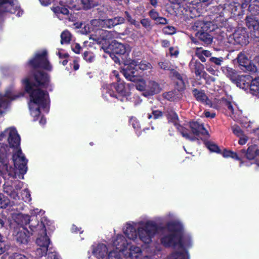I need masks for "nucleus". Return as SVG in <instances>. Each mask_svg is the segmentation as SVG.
<instances>
[{
	"instance_id": "3c124183",
	"label": "nucleus",
	"mask_w": 259,
	"mask_h": 259,
	"mask_svg": "<svg viewBox=\"0 0 259 259\" xmlns=\"http://www.w3.org/2000/svg\"><path fill=\"white\" fill-rule=\"evenodd\" d=\"M22 199L26 202H29L31 201L30 194L27 189H25L22 191Z\"/></svg>"
},
{
	"instance_id": "f704fd0d",
	"label": "nucleus",
	"mask_w": 259,
	"mask_h": 259,
	"mask_svg": "<svg viewBox=\"0 0 259 259\" xmlns=\"http://www.w3.org/2000/svg\"><path fill=\"white\" fill-rule=\"evenodd\" d=\"M113 91L112 90V84H107L103 87V97L107 100H109L113 97Z\"/></svg>"
},
{
	"instance_id": "9d476101",
	"label": "nucleus",
	"mask_w": 259,
	"mask_h": 259,
	"mask_svg": "<svg viewBox=\"0 0 259 259\" xmlns=\"http://www.w3.org/2000/svg\"><path fill=\"white\" fill-rule=\"evenodd\" d=\"M29 64L35 69L41 68L47 71L52 70V66L48 61L47 53L45 50L36 52L34 58L29 60Z\"/></svg>"
},
{
	"instance_id": "cd10ccee",
	"label": "nucleus",
	"mask_w": 259,
	"mask_h": 259,
	"mask_svg": "<svg viewBox=\"0 0 259 259\" xmlns=\"http://www.w3.org/2000/svg\"><path fill=\"white\" fill-rule=\"evenodd\" d=\"M66 2H60L59 4L53 7L52 10L54 13L57 15V16L60 19H62L63 18L61 15H67L69 13L68 10L65 7L64 4H66Z\"/></svg>"
},
{
	"instance_id": "37998d69",
	"label": "nucleus",
	"mask_w": 259,
	"mask_h": 259,
	"mask_svg": "<svg viewBox=\"0 0 259 259\" xmlns=\"http://www.w3.org/2000/svg\"><path fill=\"white\" fill-rule=\"evenodd\" d=\"M172 259H188V256H186V253L179 251H175L171 253Z\"/></svg>"
},
{
	"instance_id": "dca6fc26",
	"label": "nucleus",
	"mask_w": 259,
	"mask_h": 259,
	"mask_svg": "<svg viewBox=\"0 0 259 259\" xmlns=\"http://www.w3.org/2000/svg\"><path fill=\"white\" fill-rule=\"evenodd\" d=\"M246 26L251 32V35L259 41V20L256 16L247 15L245 19Z\"/></svg>"
},
{
	"instance_id": "13d9d810",
	"label": "nucleus",
	"mask_w": 259,
	"mask_h": 259,
	"mask_svg": "<svg viewBox=\"0 0 259 259\" xmlns=\"http://www.w3.org/2000/svg\"><path fill=\"white\" fill-rule=\"evenodd\" d=\"M80 1L85 9H89L94 6L93 0H80Z\"/></svg>"
},
{
	"instance_id": "8fccbe9b",
	"label": "nucleus",
	"mask_w": 259,
	"mask_h": 259,
	"mask_svg": "<svg viewBox=\"0 0 259 259\" xmlns=\"http://www.w3.org/2000/svg\"><path fill=\"white\" fill-rule=\"evenodd\" d=\"M83 57L84 60L89 62H92L93 61L95 56L91 52H85L83 53Z\"/></svg>"
},
{
	"instance_id": "1a4fd4ad",
	"label": "nucleus",
	"mask_w": 259,
	"mask_h": 259,
	"mask_svg": "<svg viewBox=\"0 0 259 259\" xmlns=\"http://www.w3.org/2000/svg\"><path fill=\"white\" fill-rule=\"evenodd\" d=\"M99 33L101 35V38H94L97 43L101 45V48L106 54L103 55V57L107 58L108 55L112 59H113V40L110 36V33L103 30H100Z\"/></svg>"
},
{
	"instance_id": "c9c22d12",
	"label": "nucleus",
	"mask_w": 259,
	"mask_h": 259,
	"mask_svg": "<svg viewBox=\"0 0 259 259\" xmlns=\"http://www.w3.org/2000/svg\"><path fill=\"white\" fill-rule=\"evenodd\" d=\"M126 49L124 45L114 40V55H124Z\"/></svg>"
},
{
	"instance_id": "c756f323",
	"label": "nucleus",
	"mask_w": 259,
	"mask_h": 259,
	"mask_svg": "<svg viewBox=\"0 0 259 259\" xmlns=\"http://www.w3.org/2000/svg\"><path fill=\"white\" fill-rule=\"evenodd\" d=\"M134 62H136V65H133V66H134L133 68H134L139 72V70H141V71H143L145 70L150 69L152 68L151 64L149 62L145 60H142L140 62H139L138 60H133L127 65H130L132 63H134Z\"/></svg>"
},
{
	"instance_id": "de8ad7c7",
	"label": "nucleus",
	"mask_w": 259,
	"mask_h": 259,
	"mask_svg": "<svg viewBox=\"0 0 259 259\" xmlns=\"http://www.w3.org/2000/svg\"><path fill=\"white\" fill-rule=\"evenodd\" d=\"M162 112L158 110H153L151 114H148V118L151 119L153 116L154 119H158L162 116Z\"/></svg>"
},
{
	"instance_id": "338daca9",
	"label": "nucleus",
	"mask_w": 259,
	"mask_h": 259,
	"mask_svg": "<svg viewBox=\"0 0 259 259\" xmlns=\"http://www.w3.org/2000/svg\"><path fill=\"white\" fill-rule=\"evenodd\" d=\"M130 122L132 124V125L134 128H138V122L137 121L136 118L132 117L130 119Z\"/></svg>"
},
{
	"instance_id": "b1692460",
	"label": "nucleus",
	"mask_w": 259,
	"mask_h": 259,
	"mask_svg": "<svg viewBox=\"0 0 259 259\" xmlns=\"http://www.w3.org/2000/svg\"><path fill=\"white\" fill-rule=\"evenodd\" d=\"M189 67L191 71L194 72L196 76L204 77V75L207 74L204 70V65L198 61H191L189 63Z\"/></svg>"
},
{
	"instance_id": "0eeeda50",
	"label": "nucleus",
	"mask_w": 259,
	"mask_h": 259,
	"mask_svg": "<svg viewBox=\"0 0 259 259\" xmlns=\"http://www.w3.org/2000/svg\"><path fill=\"white\" fill-rule=\"evenodd\" d=\"M157 231V225L154 222L148 221L143 227L138 228V236L145 244H149Z\"/></svg>"
},
{
	"instance_id": "0e129e2a",
	"label": "nucleus",
	"mask_w": 259,
	"mask_h": 259,
	"mask_svg": "<svg viewBox=\"0 0 259 259\" xmlns=\"http://www.w3.org/2000/svg\"><path fill=\"white\" fill-rule=\"evenodd\" d=\"M125 19L122 17H114V26L124 23Z\"/></svg>"
},
{
	"instance_id": "69168bd1",
	"label": "nucleus",
	"mask_w": 259,
	"mask_h": 259,
	"mask_svg": "<svg viewBox=\"0 0 259 259\" xmlns=\"http://www.w3.org/2000/svg\"><path fill=\"white\" fill-rule=\"evenodd\" d=\"M72 51L75 52L76 54H79L80 50H81V47L78 44H75L72 45Z\"/></svg>"
},
{
	"instance_id": "58836bf2",
	"label": "nucleus",
	"mask_w": 259,
	"mask_h": 259,
	"mask_svg": "<svg viewBox=\"0 0 259 259\" xmlns=\"http://www.w3.org/2000/svg\"><path fill=\"white\" fill-rule=\"evenodd\" d=\"M61 44H67L70 42L71 38V35L68 30L63 31L61 34Z\"/></svg>"
},
{
	"instance_id": "aec40b11",
	"label": "nucleus",
	"mask_w": 259,
	"mask_h": 259,
	"mask_svg": "<svg viewBox=\"0 0 259 259\" xmlns=\"http://www.w3.org/2000/svg\"><path fill=\"white\" fill-rule=\"evenodd\" d=\"M193 96L198 102L208 106L212 105L211 101L207 96L204 90L193 89L192 91Z\"/></svg>"
},
{
	"instance_id": "774afa93",
	"label": "nucleus",
	"mask_w": 259,
	"mask_h": 259,
	"mask_svg": "<svg viewBox=\"0 0 259 259\" xmlns=\"http://www.w3.org/2000/svg\"><path fill=\"white\" fill-rule=\"evenodd\" d=\"M12 257L14 259H28L25 255L17 253L13 254Z\"/></svg>"
},
{
	"instance_id": "5fc2aeb1",
	"label": "nucleus",
	"mask_w": 259,
	"mask_h": 259,
	"mask_svg": "<svg viewBox=\"0 0 259 259\" xmlns=\"http://www.w3.org/2000/svg\"><path fill=\"white\" fill-rule=\"evenodd\" d=\"M10 204V201L9 199L3 195V198H2V199H1L0 201V207L6 208L7 206L9 205Z\"/></svg>"
},
{
	"instance_id": "f257e3e1",
	"label": "nucleus",
	"mask_w": 259,
	"mask_h": 259,
	"mask_svg": "<svg viewBox=\"0 0 259 259\" xmlns=\"http://www.w3.org/2000/svg\"><path fill=\"white\" fill-rule=\"evenodd\" d=\"M34 79L36 81L35 83H33L31 79L28 77L23 80V83L26 92L29 95L30 114L34 120H36L40 115L41 109L47 113L49 111V95L41 88L47 87L49 79L48 74L42 71L35 74Z\"/></svg>"
},
{
	"instance_id": "412c9836",
	"label": "nucleus",
	"mask_w": 259,
	"mask_h": 259,
	"mask_svg": "<svg viewBox=\"0 0 259 259\" xmlns=\"http://www.w3.org/2000/svg\"><path fill=\"white\" fill-rule=\"evenodd\" d=\"M178 246L183 250V252L186 253V256H188L187 249L192 246V241L190 236L184 235V232L181 234Z\"/></svg>"
},
{
	"instance_id": "864d4df0",
	"label": "nucleus",
	"mask_w": 259,
	"mask_h": 259,
	"mask_svg": "<svg viewBox=\"0 0 259 259\" xmlns=\"http://www.w3.org/2000/svg\"><path fill=\"white\" fill-rule=\"evenodd\" d=\"M164 33L166 34H173L176 32V28L172 26H167L162 29Z\"/></svg>"
},
{
	"instance_id": "2f4dec72",
	"label": "nucleus",
	"mask_w": 259,
	"mask_h": 259,
	"mask_svg": "<svg viewBox=\"0 0 259 259\" xmlns=\"http://www.w3.org/2000/svg\"><path fill=\"white\" fill-rule=\"evenodd\" d=\"M247 15L256 16L259 15V0L251 2L248 7Z\"/></svg>"
},
{
	"instance_id": "39448f33",
	"label": "nucleus",
	"mask_w": 259,
	"mask_h": 259,
	"mask_svg": "<svg viewBox=\"0 0 259 259\" xmlns=\"http://www.w3.org/2000/svg\"><path fill=\"white\" fill-rule=\"evenodd\" d=\"M134 64L136 65V62H134L130 65H126L121 72L127 80L136 82L135 87L138 90L145 92L146 82L142 78L141 72L133 68L134 66L133 65Z\"/></svg>"
},
{
	"instance_id": "4468645a",
	"label": "nucleus",
	"mask_w": 259,
	"mask_h": 259,
	"mask_svg": "<svg viewBox=\"0 0 259 259\" xmlns=\"http://www.w3.org/2000/svg\"><path fill=\"white\" fill-rule=\"evenodd\" d=\"M10 12L16 13V15L20 16L23 12L20 10L17 2L14 0H0V13Z\"/></svg>"
},
{
	"instance_id": "f3484780",
	"label": "nucleus",
	"mask_w": 259,
	"mask_h": 259,
	"mask_svg": "<svg viewBox=\"0 0 259 259\" xmlns=\"http://www.w3.org/2000/svg\"><path fill=\"white\" fill-rule=\"evenodd\" d=\"M114 76L117 81L116 85L114 86L117 92L116 94H114V98L121 102L126 101L128 92L125 88V83L119 80V75L115 70H114Z\"/></svg>"
},
{
	"instance_id": "e433bc0d",
	"label": "nucleus",
	"mask_w": 259,
	"mask_h": 259,
	"mask_svg": "<svg viewBox=\"0 0 259 259\" xmlns=\"http://www.w3.org/2000/svg\"><path fill=\"white\" fill-rule=\"evenodd\" d=\"M223 156L225 158H232L235 160L239 161V151L237 153L233 152L231 150H228L227 149H224L223 152Z\"/></svg>"
},
{
	"instance_id": "603ef678",
	"label": "nucleus",
	"mask_w": 259,
	"mask_h": 259,
	"mask_svg": "<svg viewBox=\"0 0 259 259\" xmlns=\"http://www.w3.org/2000/svg\"><path fill=\"white\" fill-rule=\"evenodd\" d=\"M163 96L165 99L170 101H174L176 99L175 93L172 91L164 93Z\"/></svg>"
},
{
	"instance_id": "a18cd8bd",
	"label": "nucleus",
	"mask_w": 259,
	"mask_h": 259,
	"mask_svg": "<svg viewBox=\"0 0 259 259\" xmlns=\"http://www.w3.org/2000/svg\"><path fill=\"white\" fill-rule=\"evenodd\" d=\"M210 63L213 64L215 66L213 67L215 68V66H220L223 62V58L222 57L217 58L212 57L209 60Z\"/></svg>"
},
{
	"instance_id": "79ce46f5",
	"label": "nucleus",
	"mask_w": 259,
	"mask_h": 259,
	"mask_svg": "<svg viewBox=\"0 0 259 259\" xmlns=\"http://www.w3.org/2000/svg\"><path fill=\"white\" fill-rule=\"evenodd\" d=\"M110 21H109L110 22ZM109 22V21H104L101 19H95L92 20L91 21V24L93 27H104L105 25V23Z\"/></svg>"
},
{
	"instance_id": "a211bd4d",
	"label": "nucleus",
	"mask_w": 259,
	"mask_h": 259,
	"mask_svg": "<svg viewBox=\"0 0 259 259\" xmlns=\"http://www.w3.org/2000/svg\"><path fill=\"white\" fill-rule=\"evenodd\" d=\"M240 68L243 71L255 72L256 68L244 54L240 53L237 58Z\"/></svg>"
},
{
	"instance_id": "052dcab7",
	"label": "nucleus",
	"mask_w": 259,
	"mask_h": 259,
	"mask_svg": "<svg viewBox=\"0 0 259 259\" xmlns=\"http://www.w3.org/2000/svg\"><path fill=\"white\" fill-rule=\"evenodd\" d=\"M48 259H60L58 253L55 251H49L48 255Z\"/></svg>"
},
{
	"instance_id": "6e6d98bb",
	"label": "nucleus",
	"mask_w": 259,
	"mask_h": 259,
	"mask_svg": "<svg viewBox=\"0 0 259 259\" xmlns=\"http://www.w3.org/2000/svg\"><path fill=\"white\" fill-rule=\"evenodd\" d=\"M150 17L154 21H155L160 16L159 13L154 9L151 10L148 13Z\"/></svg>"
},
{
	"instance_id": "7c9ffc66",
	"label": "nucleus",
	"mask_w": 259,
	"mask_h": 259,
	"mask_svg": "<svg viewBox=\"0 0 259 259\" xmlns=\"http://www.w3.org/2000/svg\"><path fill=\"white\" fill-rule=\"evenodd\" d=\"M221 69L223 73L231 80L234 81L237 80V72L235 69L228 66L222 67Z\"/></svg>"
},
{
	"instance_id": "ddd939ff",
	"label": "nucleus",
	"mask_w": 259,
	"mask_h": 259,
	"mask_svg": "<svg viewBox=\"0 0 259 259\" xmlns=\"http://www.w3.org/2000/svg\"><path fill=\"white\" fill-rule=\"evenodd\" d=\"M93 254L98 259H113V249L104 244L94 246Z\"/></svg>"
},
{
	"instance_id": "ea45409f",
	"label": "nucleus",
	"mask_w": 259,
	"mask_h": 259,
	"mask_svg": "<svg viewBox=\"0 0 259 259\" xmlns=\"http://www.w3.org/2000/svg\"><path fill=\"white\" fill-rule=\"evenodd\" d=\"M206 146L207 148L211 151L213 152H215L217 153L221 154L222 153L221 150L219 148V147L211 142H207L206 143Z\"/></svg>"
},
{
	"instance_id": "a878e982",
	"label": "nucleus",
	"mask_w": 259,
	"mask_h": 259,
	"mask_svg": "<svg viewBox=\"0 0 259 259\" xmlns=\"http://www.w3.org/2000/svg\"><path fill=\"white\" fill-rule=\"evenodd\" d=\"M0 171L5 179H6L7 175L9 176L10 178H12L13 179H15L16 178V171L15 168L7 163L2 164L0 165Z\"/></svg>"
},
{
	"instance_id": "680f3d73",
	"label": "nucleus",
	"mask_w": 259,
	"mask_h": 259,
	"mask_svg": "<svg viewBox=\"0 0 259 259\" xmlns=\"http://www.w3.org/2000/svg\"><path fill=\"white\" fill-rule=\"evenodd\" d=\"M225 106L227 108V109L231 111V114H234V108L233 107L232 103L229 101L226 100Z\"/></svg>"
},
{
	"instance_id": "49530a36",
	"label": "nucleus",
	"mask_w": 259,
	"mask_h": 259,
	"mask_svg": "<svg viewBox=\"0 0 259 259\" xmlns=\"http://www.w3.org/2000/svg\"><path fill=\"white\" fill-rule=\"evenodd\" d=\"M233 133L237 137H241L243 135V132L238 125H234L232 127Z\"/></svg>"
},
{
	"instance_id": "bb28decb",
	"label": "nucleus",
	"mask_w": 259,
	"mask_h": 259,
	"mask_svg": "<svg viewBox=\"0 0 259 259\" xmlns=\"http://www.w3.org/2000/svg\"><path fill=\"white\" fill-rule=\"evenodd\" d=\"M32 233H30L24 227H22L21 229H19V230L16 234V239L20 243H27L28 242L30 234H32Z\"/></svg>"
},
{
	"instance_id": "7ed1b4c3",
	"label": "nucleus",
	"mask_w": 259,
	"mask_h": 259,
	"mask_svg": "<svg viewBox=\"0 0 259 259\" xmlns=\"http://www.w3.org/2000/svg\"><path fill=\"white\" fill-rule=\"evenodd\" d=\"M8 136V142L11 147L14 148L15 152L13 155V160L15 167L19 169V172L25 174L27 169L26 166L27 160L19 149L20 138L14 128H9L6 130L1 136Z\"/></svg>"
},
{
	"instance_id": "393cba45",
	"label": "nucleus",
	"mask_w": 259,
	"mask_h": 259,
	"mask_svg": "<svg viewBox=\"0 0 259 259\" xmlns=\"http://www.w3.org/2000/svg\"><path fill=\"white\" fill-rule=\"evenodd\" d=\"M126 257L131 259H142V251L140 247L132 245L130 246L128 251L125 253Z\"/></svg>"
},
{
	"instance_id": "a19ab883",
	"label": "nucleus",
	"mask_w": 259,
	"mask_h": 259,
	"mask_svg": "<svg viewBox=\"0 0 259 259\" xmlns=\"http://www.w3.org/2000/svg\"><path fill=\"white\" fill-rule=\"evenodd\" d=\"M140 23L147 31H150L152 29L151 21L148 18H144L141 20Z\"/></svg>"
},
{
	"instance_id": "4be33fe9",
	"label": "nucleus",
	"mask_w": 259,
	"mask_h": 259,
	"mask_svg": "<svg viewBox=\"0 0 259 259\" xmlns=\"http://www.w3.org/2000/svg\"><path fill=\"white\" fill-rule=\"evenodd\" d=\"M160 91L159 84L155 81L150 80L146 84L145 92H143V95L145 97H149L158 94Z\"/></svg>"
},
{
	"instance_id": "5701e85b",
	"label": "nucleus",
	"mask_w": 259,
	"mask_h": 259,
	"mask_svg": "<svg viewBox=\"0 0 259 259\" xmlns=\"http://www.w3.org/2000/svg\"><path fill=\"white\" fill-rule=\"evenodd\" d=\"M130 243L127 242L123 236H117L116 239H114V247L117 252H122L125 254Z\"/></svg>"
},
{
	"instance_id": "4d7b16f0",
	"label": "nucleus",
	"mask_w": 259,
	"mask_h": 259,
	"mask_svg": "<svg viewBox=\"0 0 259 259\" xmlns=\"http://www.w3.org/2000/svg\"><path fill=\"white\" fill-rule=\"evenodd\" d=\"M170 73L172 77H175L178 80H182V79L183 78V75L174 69L171 70Z\"/></svg>"
},
{
	"instance_id": "c03bdc74",
	"label": "nucleus",
	"mask_w": 259,
	"mask_h": 259,
	"mask_svg": "<svg viewBox=\"0 0 259 259\" xmlns=\"http://www.w3.org/2000/svg\"><path fill=\"white\" fill-rule=\"evenodd\" d=\"M170 3L173 4H184L186 5L187 4H192L195 5L198 4V2H196V0H168Z\"/></svg>"
},
{
	"instance_id": "20e7f679",
	"label": "nucleus",
	"mask_w": 259,
	"mask_h": 259,
	"mask_svg": "<svg viewBox=\"0 0 259 259\" xmlns=\"http://www.w3.org/2000/svg\"><path fill=\"white\" fill-rule=\"evenodd\" d=\"M164 232L160 238L161 244L166 248H176L178 246L180 235L183 232V226L179 222H167L165 226Z\"/></svg>"
},
{
	"instance_id": "09e8293b",
	"label": "nucleus",
	"mask_w": 259,
	"mask_h": 259,
	"mask_svg": "<svg viewBox=\"0 0 259 259\" xmlns=\"http://www.w3.org/2000/svg\"><path fill=\"white\" fill-rule=\"evenodd\" d=\"M176 87L179 92L183 91L186 89V83L184 78H182V80H179L176 82Z\"/></svg>"
},
{
	"instance_id": "6e6552de",
	"label": "nucleus",
	"mask_w": 259,
	"mask_h": 259,
	"mask_svg": "<svg viewBox=\"0 0 259 259\" xmlns=\"http://www.w3.org/2000/svg\"><path fill=\"white\" fill-rule=\"evenodd\" d=\"M210 24L207 22L198 20L194 24V29L197 31L195 36L205 44H210L212 41V37L209 34Z\"/></svg>"
},
{
	"instance_id": "4c0bfd02",
	"label": "nucleus",
	"mask_w": 259,
	"mask_h": 259,
	"mask_svg": "<svg viewBox=\"0 0 259 259\" xmlns=\"http://www.w3.org/2000/svg\"><path fill=\"white\" fill-rule=\"evenodd\" d=\"M159 68L164 70H169L170 72L173 69L172 65L169 61L164 60L163 61H160L158 63Z\"/></svg>"
},
{
	"instance_id": "c85d7f7f",
	"label": "nucleus",
	"mask_w": 259,
	"mask_h": 259,
	"mask_svg": "<svg viewBox=\"0 0 259 259\" xmlns=\"http://www.w3.org/2000/svg\"><path fill=\"white\" fill-rule=\"evenodd\" d=\"M125 236L130 240H135L138 237V230L130 224H127L123 231Z\"/></svg>"
},
{
	"instance_id": "9b49d317",
	"label": "nucleus",
	"mask_w": 259,
	"mask_h": 259,
	"mask_svg": "<svg viewBox=\"0 0 259 259\" xmlns=\"http://www.w3.org/2000/svg\"><path fill=\"white\" fill-rule=\"evenodd\" d=\"M240 166H241L246 160H255V163L259 166V149L256 145L249 146L247 150L244 149L239 151Z\"/></svg>"
},
{
	"instance_id": "473e14b6",
	"label": "nucleus",
	"mask_w": 259,
	"mask_h": 259,
	"mask_svg": "<svg viewBox=\"0 0 259 259\" xmlns=\"http://www.w3.org/2000/svg\"><path fill=\"white\" fill-rule=\"evenodd\" d=\"M4 191L13 199L14 202L20 199V197L17 193L13 190V187L10 185L5 183L4 185Z\"/></svg>"
},
{
	"instance_id": "f03ea898",
	"label": "nucleus",
	"mask_w": 259,
	"mask_h": 259,
	"mask_svg": "<svg viewBox=\"0 0 259 259\" xmlns=\"http://www.w3.org/2000/svg\"><path fill=\"white\" fill-rule=\"evenodd\" d=\"M18 218H21L23 224H29V228L32 232H37L38 237L36 239V243L37 248L36 249L35 254L38 257L46 255L48 250L50 239L46 234V226L48 225L47 219L44 218L40 223L37 222L34 218L30 219L29 215L20 214Z\"/></svg>"
},
{
	"instance_id": "72a5a7b5",
	"label": "nucleus",
	"mask_w": 259,
	"mask_h": 259,
	"mask_svg": "<svg viewBox=\"0 0 259 259\" xmlns=\"http://www.w3.org/2000/svg\"><path fill=\"white\" fill-rule=\"evenodd\" d=\"M250 92L251 94L257 96L259 94V77L252 79L249 84Z\"/></svg>"
},
{
	"instance_id": "2eb2a0df",
	"label": "nucleus",
	"mask_w": 259,
	"mask_h": 259,
	"mask_svg": "<svg viewBox=\"0 0 259 259\" xmlns=\"http://www.w3.org/2000/svg\"><path fill=\"white\" fill-rule=\"evenodd\" d=\"M23 94L16 95L12 89L7 90L4 96L0 95V114L3 113L8 107L11 101L23 96Z\"/></svg>"
},
{
	"instance_id": "e2e57ef3",
	"label": "nucleus",
	"mask_w": 259,
	"mask_h": 259,
	"mask_svg": "<svg viewBox=\"0 0 259 259\" xmlns=\"http://www.w3.org/2000/svg\"><path fill=\"white\" fill-rule=\"evenodd\" d=\"M239 137L240 138L238 141V143L240 145H243L245 144L246 143L247 141H248V137L247 136L244 135V134L241 137Z\"/></svg>"
},
{
	"instance_id": "f8f14e48",
	"label": "nucleus",
	"mask_w": 259,
	"mask_h": 259,
	"mask_svg": "<svg viewBox=\"0 0 259 259\" xmlns=\"http://www.w3.org/2000/svg\"><path fill=\"white\" fill-rule=\"evenodd\" d=\"M229 42L234 45H246L249 43V35L245 28H239L230 36Z\"/></svg>"
},
{
	"instance_id": "6ab92c4d",
	"label": "nucleus",
	"mask_w": 259,
	"mask_h": 259,
	"mask_svg": "<svg viewBox=\"0 0 259 259\" xmlns=\"http://www.w3.org/2000/svg\"><path fill=\"white\" fill-rule=\"evenodd\" d=\"M189 126L191 128L192 133L190 132L192 136V134L196 136H209L208 131L205 128L204 124L198 121H191L189 122Z\"/></svg>"
},
{
	"instance_id": "423d86ee",
	"label": "nucleus",
	"mask_w": 259,
	"mask_h": 259,
	"mask_svg": "<svg viewBox=\"0 0 259 259\" xmlns=\"http://www.w3.org/2000/svg\"><path fill=\"white\" fill-rule=\"evenodd\" d=\"M164 114L167 119L168 122L172 123L183 137L191 141H195L197 139L196 137L191 136L189 129L180 124L178 115L172 109L167 108L165 109Z\"/></svg>"
},
{
	"instance_id": "bf43d9fd",
	"label": "nucleus",
	"mask_w": 259,
	"mask_h": 259,
	"mask_svg": "<svg viewBox=\"0 0 259 259\" xmlns=\"http://www.w3.org/2000/svg\"><path fill=\"white\" fill-rule=\"evenodd\" d=\"M155 23L156 25H165L167 23V20L165 18L159 16L155 21Z\"/></svg>"
}]
</instances>
